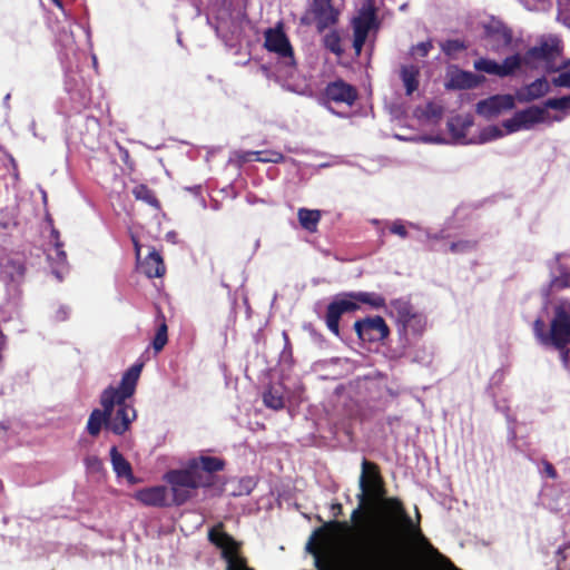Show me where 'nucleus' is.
<instances>
[{"mask_svg": "<svg viewBox=\"0 0 570 570\" xmlns=\"http://www.w3.org/2000/svg\"><path fill=\"white\" fill-rule=\"evenodd\" d=\"M487 48L501 52L512 42L511 30L499 19L489 18L482 23Z\"/></svg>", "mask_w": 570, "mask_h": 570, "instance_id": "f8f14e48", "label": "nucleus"}, {"mask_svg": "<svg viewBox=\"0 0 570 570\" xmlns=\"http://www.w3.org/2000/svg\"><path fill=\"white\" fill-rule=\"evenodd\" d=\"M136 199L141 200L151 206L153 209H158L159 204L155 194L145 185L136 186L132 190Z\"/></svg>", "mask_w": 570, "mask_h": 570, "instance_id": "2f4dec72", "label": "nucleus"}, {"mask_svg": "<svg viewBox=\"0 0 570 570\" xmlns=\"http://www.w3.org/2000/svg\"><path fill=\"white\" fill-rule=\"evenodd\" d=\"M102 410L95 409L89 415L87 431L91 436L99 435L102 426L108 430V417L112 413V399L108 394L100 395Z\"/></svg>", "mask_w": 570, "mask_h": 570, "instance_id": "dca6fc26", "label": "nucleus"}, {"mask_svg": "<svg viewBox=\"0 0 570 570\" xmlns=\"http://www.w3.org/2000/svg\"><path fill=\"white\" fill-rule=\"evenodd\" d=\"M253 159L261 163H279L283 159V155L277 151H250L243 158L244 161Z\"/></svg>", "mask_w": 570, "mask_h": 570, "instance_id": "7c9ffc66", "label": "nucleus"}, {"mask_svg": "<svg viewBox=\"0 0 570 570\" xmlns=\"http://www.w3.org/2000/svg\"><path fill=\"white\" fill-rule=\"evenodd\" d=\"M560 41L552 39L551 42H543L540 46L530 48L524 55H512L502 62L489 58H480L473 62L476 71L500 78L509 77L519 71L522 67L537 68L538 62L547 60L559 51Z\"/></svg>", "mask_w": 570, "mask_h": 570, "instance_id": "20e7f679", "label": "nucleus"}, {"mask_svg": "<svg viewBox=\"0 0 570 570\" xmlns=\"http://www.w3.org/2000/svg\"><path fill=\"white\" fill-rule=\"evenodd\" d=\"M480 83V79L476 75L470 71H456L452 75L450 79V87L452 88H473Z\"/></svg>", "mask_w": 570, "mask_h": 570, "instance_id": "cd10ccee", "label": "nucleus"}, {"mask_svg": "<svg viewBox=\"0 0 570 570\" xmlns=\"http://www.w3.org/2000/svg\"><path fill=\"white\" fill-rule=\"evenodd\" d=\"M326 47L334 53L340 55L343 51V48L340 43V38L335 33L327 35L325 38Z\"/></svg>", "mask_w": 570, "mask_h": 570, "instance_id": "4c0bfd02", "label": "nucleus"}, {"mask_svg": "<svg viewBox=\"0 0 570 570\" xmlns=\"http://www.w3.org/2000/svg\"><path fill=\"white\" fill-rule=\"evenodd\" d=\"M463 49V45L458 40H451L443 45V50L448 53Z\"/></svg>", "mask_w": 570, "mask_h": 570, "instance_id": "c03bdc74", "label": "nucleus"}, {"mask_svg": "<svg viewBox=\"0 0 570 570\" xmlns=\"http://www.w3.org/2000/svg\"><path fill=\"white\" fill-rule=\"evenodd\" d=\"M507 135H509V134L505 132V129L503 128L502 125L501 126L489 125V126L482 128L480 130V132L478 134V136L471 137L470 142L485 144V142H490V141L500 139Z\"/></svg>", "mask_w": 570, "mask_h": 570, "instance_id": "393cba45", "label": "nucleus"}, {"mask_svg": "<svg viewBox=\"0 0 570 570\" xmlns=\"http://www.w3.org/2000/svg\"><path fill=\"white\" fill-rule=\"evenodd\" d=\"M532 332L537 342L542 346L561 352L567 351L570 345V301L560 299L552 306L549 327L543 318H535Z\"/></svg>", "mask_w": 570, "mask_h": 570, "instance_id": "423d86ee", "label": "nucleus"}, {"mask_svg": "<svg viewBox=\"0 0 570 570\" xmlns=\"http://www.w3.org/2000/svg\"><path fill=\"white\" fill-rule=\"evenodd\" d=\"M142 363L132 364L124 374L118 387L109 385L102 391L112 399V413L108 417V430L116 435H122L129 431L131 423L137 417L135 407L127 402L136 392V387L142 371Z\"/></svg>", "mask_w": 570, "mask_h": 570, "instance_id": "7ed1b4c3", "label": "nucleus"}, {"mask_svg": "<svg viewBox=\"0 0 570 570\" xmlns=\"http://www.w3.org/2000/svg\"><path fill=\"white\" fill-rule=\"evenodd\" d=\"M230 570H254L247 566L246 559L243 561H238V563L235 566V568Z\"/></svg>", "mask_w": 570, "mask_h": 570, "instance_id": "3c124183", "label": "nucleus"}, {"mask_svg": "<svg viewBox=\"0 0 570 570\" xmlns=\"http://www.w3.org/2000/svg\"><path fill=\"white\" fill-rule=\"evenodd\" d=\"M515 107V97L509 94L494 95L480 100L475 106L478 115L485 119H494Z\"/></svg>", "mask_w": 570, "mask_h": 570, "instance_id": "ddd939ff", "label": "nucleus"}, {"mask_svg": "<svg viewBox=\"0 0 570 570\" xmlns=\"http://www.w3.org/2000/svg\"><path fill=\"white\" fill-rule=\"evenodd\" d=\"M425 142L443 144L444 139L440 137L425 136L421 138Z\"/></svg>", "mask_w": 570, "mask_h": 570, "instance_id": "8fccbe9b", "label": "nucleus"}, {"mask_svg": "<svg viewBox=\"0 0 570 570\" xmlns=\"http://www.w3.org/2000/svg\"><path fill=\"white\" fill-rule=\"evenodd\" d=\"M432 49V42L431 41H424L420 42L416 46L412 47V56L413 57H425Z\"/></svg>", "mask_w": 570, "mask_h": 570, "instance_id": "58836bf2", "label": "nucleus"}, {"mask_svg": "<svg viewBox=\"0 0 570 570\" xmlns=\"http://www.w3.org/2000/svg\"><path fill=\"white\" fill-rule=\"evenodd\" d=\"M46 223L50 228V244L53 246L55 256L48 254V258L55 261L59 265L67 263V253L63 249L65 244L60 239V233L53 225L52 216H46Z\"/></svg>", "mask_w": 570, "mask_h": 570, "instance_id": "412c9836", "label": "nucleus"}, {"mask_svg": "<svg viewBox=\"0 0 570 570\" xmlns=\"http://www.w3.org/2000/svg\"><path fill=\"white\" fill-rule=\"evenodd\" d=\"M541 107L547 108L548 111L549 109L570 111V96L550 98Z\"/></svg>", "mask_w": 570, "mask_h": 570, "instance_id": "72a5a7b5", "label": "nucleus"}, {"mask_svg": "<svg viewBox=\"0 0 570 570\" xmlns=\"http://www.w3.org/2000/svg\"><path fill=\"white\" fill-rule=\"evenodd\" d=\"M330 527H333V528H336V529H340L342 531H348L350 530V525L346 521H331L328 523Z\"/></svg>", "mask_w": 570, "mask_h": 570, "instance_id": "de8ad7c7", "label": "nucleus"}, {"mask_svg": "<svg viewBox=\"0 0 570 570\" xmlns=\"http://www.w3.org/2000/svg\"><path fill=\"white\" fill-rule=\"evenodd\" d=\"M360 304L370 305L373 308L385 307V298L374 292H345L335 296L327 305L325 324L330 332L340 336V321L343 314L360 309Z\"/></svg>", "mask_w": 570, "mask_h": 570, "instance_id": "0eeeda50", "label": "nucleus"}, {"mask_svg": "<svg viewBox=\"0 0 570 570\" xmlns=\"http://www.w3.org/2000/svg\"><path fill=\"white\" fill-rule=\"evenodd\" d=\"M472 119L468 116H456L449 120L448 128L452 139L456 144H471L468 131L472 127Z\"/></svg>", "mask_w": 570, "mask_h": 570, "instance_id": "aec40b11", "label": "nucleus"}, {"mask_svg": "<svg viewBox=\"0 0 570 570\" xmlns=\"http://www.w3.org/2000/svg\"><path fill=\"white\" fill-rule=\"evenodd\" d=\"M135 499L148 507H166L167 488L165 485H155L144 488L135 493Z\"/></svg>", "mask_w": 570, "mask_h": 570, "instance_id": "a211bd4d", "label": "nucleus"}, {"mask_svg": "<svg viewBox=\"0 0 570 570\" xmlns=\"http://www.w3.org/2000/svg\"><path fill=\"white\" fill-rule=\"evenodd\" d=\"M400 78L406 95L411 96L420 85V68L415 65H403L400 69Z\"/></svg>", "mask_w": 570, "mask_h": 570, "instance_id": "b1692460", "label": "nucleus"}, {"mask_svg": "<svg viewBox=\"0 0 570 570\" xmlns=\"http://www.w3.org/2000/svg\"><path fill=\"white\" fill-rule=\"evenodd\" d=\"M140 269L149 278L161 277L166 272L163 257L155 249H153L140 264Z\"/></svg>", "mask_w": 570, "mask_h": 570, "instance_id": "5701e85b", "label": "nucleus"}, {"mask_svg": "<svg viewBox=\"0 0 570 570\" xmlns=\"http://www.w3.org/2000/svg\"><path fill=\"white\" fill-rule=\"evenodd\" d=\"M361 493L357 495L360 505L354 509L351 520L357 522L363 515V509L371 507L382 500L383 508L397 519L406 529H412L413 521L406 513L402 501L399 498H384L386 490L380 466L366 459L362 461V472L360 475Z\"/></svg>", "mask_w": 570, "mask_h": 570, "instance_id": "f03ea898", "label": "nucleus"}, {"mask_svg": "<svg viewBox=\"0 0 570 570\" xmlns=\"http://www.w3.org/2000/svg\"><path fill=\"white\" fill-rule=\"evenodd\" d=\"M6 268H11L12 269L10 272V278L13 282H20L23 278L24 273H26V267L21 263L9 264V265L6 266Z\"/></svg>", "mask_w": 570, "mask_h": 570, "instance_id": "e433bc0d", "label": "nucleus"}, {"mask_svg": "<svg viewBox=\"0 0 570 570\" xmlns=\"http://www.w3.org/2000/svg\"><path fill=\"white\" fill-rule=\"evenodd\" d=\"M307 14H311L318 29H325L335 24L340 11L335 9L331 0H307Z\"/></svg>", "mask_w": 570, "mask_h": 570, "instance_id": "2eb2a0df", "label": "nucleus"}, {"mask_svg": "<svg viewBox=\"0 0 570 570\" xmlns=\"http://www.w3.org/2000/svg\"><path fill=\"white\" fill-rule=\"evenodd\" d=\"M227 570H230V569H227Z\"/></svg>", "mask_w": 570, "mask_h": 570, "instance_id": "4d7b16f0", "label": "nucleus"}, {"mask_svg": "<svg viewBox=\"0 0 570 570\" xmlns=\"http://www.w3.org/2000/svg\"><path fill=\"white\" fill-rule=\"evenodd\" d=\"M562 119V116H552L547 108L534 105L514 112L512 117L502 121V126L505 132L514 134L522 130H531L541 124L559 122Z\"/></svg>", "mask_w": 570, "mask_h": 570, "instance_id": "6e6552de", "label": "nucleus"}, {"mask_svg": "<svg viewBox=\"0 0 570 570\" xmlns=\"http://www.w3.org/2000/svg\"><path fill=\"white\" fill-rule=\"evenodd\" d=\"M443 109L436 104H429L425 107L424 114L430 119H439L442 116Z\"/></svg>", "mask_w": 570, "mask_h": 570, "instance_id": "ea45409f", "label": "nucleus"}, {"mask_svg": "<svg viewBox=\"0 0 570 570\" xmlns=\"http://www.w3.org/2000/svg\"><path fill=\"white\" fill-rule=\"evenodd\" d=\"M390 232L400 236L401 238H405L407 236L405 224L402 220L393 222L390 226Z\"/></svg>", "mask_w": 570, "mask_h": 570, "instance_id": "a19ab883", "label": "nucleus"}, {"mask_svg": "<svg viewBox=\"0 0 570 570\" xmlns=\"http://www.w3.org/2000/svg\"><path fill=\"white\" fill-rule=\"evenodd\" d=\"M375 26V13L371 6H364L358 16L353 20L354 41L353 47L357 55L361 53L363 45L371 29Z\"/></svg>", "mask_w": 570, "mask_h": 570, "instance_id": "4468645a", "label": "nucleus"}, {"mask_svg": "<svg viewBox=\"0 0 570 570\" xmlns=\"http://www.w3.org/2000/svg\"><path fill=\"white\" fill-rule=\"evenodd\" d=\"M85 464L92 471H100L102 469V462L97 455H88L85 458Z\"/></svg>", "mask_w": 570, "mask_h": 570, "instance_id": "79ce46f5", "label": "nucleus"}, {"mask_svg": "<svg viewBox=\"0 0 570 570\" xmlns=\"http://www.w3.org/2000/svg\"><path fill=\"white\" fill-rule=\"evenodd\" d=\"M110 459L114 471L118 476H131L132 470L130 463L124 458L116 446L110 449Z\"/></svg>", "mask_w": 570, "mask_h": 570, "instance_id": "c85d7f7f", "label": "nucleus"}, {"mask_svg": "<svg viewBox=\"0 0 570 570\" xmlns=\"http://www.w3.org/2000/svg\"><path fill=\"white\" fill-rule=\"evenodd\" d=\"M364 566L366 570H402L404 562L393 544L382 542L365 554Z\"/></svg>", "mask_w": 570, "mask_h": 570, "instance_id": "1a4fd4ad", "label": "nucleus"}, {"mask_svg": "<svg viewBox=\"0 0 570 570\" xmlns=\"http://www.w3.org/2000/svg\"><path fill=\"white\" fill-rule=\"evenodd\" d=\"M543 468H544L546 474L550 479H557V476H558L557 470L550 462H548V461L543 462Z\"/></svg>", "mask_w": 570, "mask_h": 570, "instance_id": "49530a36", "label": "nucleus"}, {"mask_svg": "<svg viewBox=\"0 0 570 570\" xmlns=\"http://www.w3.org/2000/svg\"><path fill=\"white\" fill-rule=\"evenodd\" d=\"M321 216H298V223L302 228L309 233H314L317 229V225Z\"/></svg>", "mask_w": 570, "mask_h": 570, "instance_id": "c9c22d12", "label": "nucleus"}, {"mask_svg": "<svg viewBox=\"0 0 570 570\" xmlns=\"http://www.w3.org/2000/svg\"><path fill=\"white\" fill-rule=\"evenodd\" d=\"M59 41L62 43V46H65V47H67V48H68V47H71V46H72V43H73V38H72V36H71V35H70V36H68V35H63V36H60V37H59Z\"/></svg>", "mask_w": 570, "mask_h": 570, "instance_id": "09e8293b", "label": "nucleus"}, {"mask_svg": "<svg viewBox=\"0 0 570 570\" xmlns=\"http://www.w3.org/2000/svg\"><path fill=\"white\" fill-rule=\"evenodd\" d=\"M52 2H53L57 7L62 8V3H61V1H60V0H52Z\"/></svg>", "mask_w": 570, "mask_h": 570, "instance_id": "6e6d98bb", "label": "nucleus"}, {"mask_svg": "<svg viewBox=\"0 0 570 570\" xmlns=\"http://www.w3.org/2000/svg\"><path fill=\"white\" fill-rule=\"evenodd\" d=\"M426 318L422 313H414L404 324H402L401 331L405 334L410 331L415 335H420L425 330Z\"/></svg>", "mask_w": 570, "mask_h": 570, "instance_id": "c756f323", "label": "nucleus"}, {"mask_svg": "<svg viewBox=\"0 0 570 570\" xmlns=\"http://www.w3.org/2000/svg\"><path fill=\"white\" fill-rule=\"evenodd\" d=\"M10 97H11V96H10V94H7V95H6V97H4V99H3V104H4V106H6L7 108H9V100H10Z\"/></svg>", "mask_w": 570, "mask_h": 570, "instance_id": "5fc2aeb1", "label": "nucleus"}, {"mask_svg": "<svg viewBox=\"0 0 570 570\" xmlns=\"http://www.w3.org/2000/svg\"><path fill=\"white\" fill-rule=\"evenodd\" d=\"M265 48L274 53L277 60L275 70L277 81L288 90L303 94L306 86L304 81H299L293 48L282 28L265 31Z\"/></svg>", "mask_w": 570, "mask_h": 570, "instance_id": "39448f33", "label": "nucleus"}, {"mask_svg": "<svg viewBox=\"0 0 570 570\" xmlns=\"http://www.w3.org/2000/svg\"><path fill=\"white\" fill-rule=\"evenodd\" d=\"M414 313H416V311L409 299L396 298L390 302L387 314L391 317H395L399 326L404 324Z\"/></svg>", "mask_w": 570, "mask_h": 570, "instance_id": "4be33fe9", "label": "nucleus"}, {"mask_svg": "<svg viewBox=\"0 0 570 570\" xmlns=\"http://www.w3.org/2000/svg\"><path fill=\"white\" fill-rule=\"evenodd\" d=\"M354 331L363 343H383L391 334L385 320L380 316H367L355 321Z\"/></svg>", "mask_w": 570, "mask_h": 570, "instance_id": "9d476101", "label": "nucleus"}, {"mask_svg": "<svg viewBox=\"0 0 570 570\" xmlns=\"http://www.w3.org/2000/svg\"><path fill=\"white\" fill-rule=\"evenodd\" d=\"M556 286L558 288L570 287V274H563L556 279Z\"/></svg>", "mask_w": 570, "mask_h": 570, "instance_id": "a18cd8bd", "label": "nucleus"}, {"mask_svg": "<svg viewBox=\"0 0 570 570\" xmlns=\"http://www.w3.org/2000/svg\"><path fill=\"white\" fill-rule=\"evenodd\" d=\"M553 83L558 87L570 88V71L562 72L553 78Z\"/></svg>", "mask_w": 570, "mask_h": 570, "instance_id": "37998d69", "label": "nucleus"}, {"mask_svg": "<svg viewBox=\"0 0 570 570\" xmlns=\"http://www.w3.org/2000/svg\"><path fill=\"white\" fill-rule=\"evenodd\" d=\"M549 90L550 85L548 80L544 78H539L531 82L530 85L520 88L514 97L520 102H529L543 97L549 92Z\"/></svg>", "mask_w": 570, "mask_h": 570, "instance_id": "6ab92c4d", "label": "nucleus"}, {"mask_svg": "<svg viewBox=\"0 0 570 570\" xmlns=\"http://www.w3.org/2000/svg\"><path fill=\"white\" fill-rule=\"evenodd\" d=\"M558 20L570 28V0H558Z\"/></svg>", "mask_w": 570, "mask_h": 570, "instance_id": "f704fd0d", "label": "nucleus"}, {"mask_svg": "<svg viewBox=\"0 0 570 570\" xmlns=\"http://www.w3.org/2000/svg\"><path fill=\"white\" fill-rule=\"evenodd\" d=\"M263 403L266 407L279 411L285 406L283 389L281 386H268L263 393Z\"/></svg>", "mask_w": 570, "mask_h": 570, "instance_id": "a878e982", "label": "nucleus"}, {"mask_svg": "<svg viewBox=\"0 0 570 570\" xmlns=\"http://www.w3.org/2000/svg\"><path fill=\"white\" fill-rule=\"evenodd\" d=\"M297 214L303 215V214H322V213L318 209L299 208Z\"/></svg>", "mask_w": 570, "mask_h": 570, "instance_id": "603ef678", "label": "nucleus"}, {"mask_svg": "<svg viewBox=\"0 0 570 570\" xmlns=\"http://www.w3.org/2000/svg\"><path fill=\"white\" fill-rule=\"evenodd\" d=\"M478 247V240L473 239H460L452 242L449 246V252L453 254H466L475 250Z\"/></svg>", "mask_w": 570, "mask_h": 570, "instance_id": "473e14b6", "label": "nucleus"}, {"mask_svg": "<svg viewBox=\"0 0 570 570\" xmlns=\"http://www.w3.org/2000/svg\"><path fill=\"white\" fill-rule=\"evenodd\" d=\"M325 96L331 102L344 104L348 107L354 104L357 97L356 90L342 80L330 83L325 89Z\"/></svg>", "mask_w": 570, "mask_h": 570, "instance_id": "f3484780", "label": "nucleus"}, {"mask_svg": "<svg viewBox=\"0 0 570 570\" xmlns=\"http://www.w3.org/2000/svg\"><path fill=\"white\" fill-rule=\"evenodd\" d=\"M168 342V326L166 323L165 315L158 309L157 315V330L153 340V348L156 353H159Z\"/></svg>", "mask_w": 570, "mask_h": 570, "instance_id": "bb28decb", "label": "nucleus"}, {"mask_svg": "<svg viewBox=\"0 0 570 570\" xmlns=\"http://www.w3.org/2000/svg\"><path fill=\"white\" fill-rule=\"evenodd\" d=\"M332 509L336 511L335 517H337L338 514H341V513H342V510H343V508H342V504H341V503H335V504H333V505H332Z\"/></svg>", "mask_w": 570, "mask_h": 570, "instance_id": "864d4df0", "label": "nucleus"}, {"mask_svg": "<svg viewBox=\"0 0 570 570\" xmlns=\"http://www.w3.org/2000/svg\"><path fill=\"white\" fill-rule=\"evenodd\" d=\"M224 459L199 455L188 460L183 469H173L165 473L164 480L170 487L173 503L183 505L189 501L199 488H212L216 483L215 473L225 469Z\"/></svg>", "mask_w": 570, "mask_h": 570, "instance_id": "f257e3e1", "label": "nucleus"}, {"mask_svg": "<svg viewBox=\"0 0 570 570\" xmlns=\"http://www.w3.org/2000/svg\"><path fill=\"white\" fill-rule=\"evenodd\" d=\"M208 540L222 550V556L227 561V569H233L238 561L245 560V558L237 556L238 543L224 531L223 522H218L208 531Z\"/></svg>", "mask_w": 570, "mask_h": 570, "instance_id": "9b49d317", "label": "nucleus"}]
</instances>
